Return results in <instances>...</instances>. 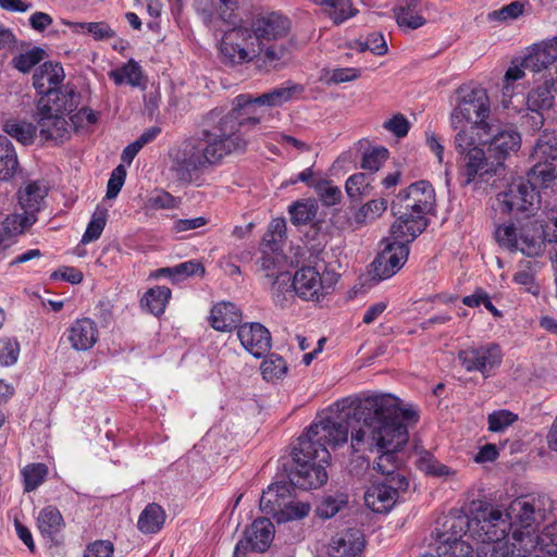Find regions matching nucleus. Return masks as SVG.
<instances>
[{"mask_svg": "<svg viewBox=\"0 0 557 557\" xmlns=\"http://www.w3.org/2000/svg\"><path fill=\"white\" fill-rule=\"evenodd\" d=\"M552 500L542 498L530 502L517 498L508 508L481 506L472 516V530L481 541L478 557H543L544 553L557 555V524L537 528L547 519L546 508Z\"/></svg>", "mask_w": 557, "mask_h": 557, "instance_id": "nucleus-1", "label": "nucleus"}, {"mask_svg": "<svg viewBox=\"0 0 557 557\" xmlns=\"http://www.w3.org/2000/svg\"><path fill=\"white\" fill-rule=\"evenodd\" d=\"M355 414L363 422L351 430V449L377 454L374 469L386 478L403 474L399 451L408 441L405 423L417 421L414 408L392 394H375L360 399Z\"/></svg>", "mask_w": 557, "mask_h": 557, "instance_id": "nucleus-2", "label": "nucleus"}, {"mask_svg": "<svg viewBox=\"0 0 557 557\" xmlns=\"http://www.w3.org/2000/svg\"><path fill=\"white\" fill-rule=\"evenodd\" d=\"M246 146L247 139L238 132L235 116L214 109L206 116L198 137L184 140L171 151V171L180 182L190 183L206 169L232 153L244 151Z\"/></svg>", "mask_w": 557, "mask_h": 557, "instance_id": "nucleus-3", "label": "nucleus"}, {"mask_svg": "<svg viewBox=\"0 0 557 557\" xmlns=\"http://www.w3.org/2000/svg\"><path fill=\"white\" fill-rule=\"evenodd\" d=\"M348 413L318 416L299 436L293 450L290 483L302 490L319 488L327 481L326 466L330 465V449L343 446L348 441Z\"/></svg>", "mask_w": 557, "mask_h": 557, "instance_id": "nucleus-4", "label": "nucleus"}, {"mask_svg": "<svg viewBox=\"0 0 557 557\" xmlns=\"http://www.w3.org/2000/svg\"><path fill=\"white\" fill-rule=\"evenodd\" d=\"M435 205V191L425 181L411 184L393 201L392 210L396 221L392 225V234L401 240H413L426 227V214Z\"/></svg>", "mask_w": 557, "mask_h": 557, "instance_id": "nucleus-5", "label": "nucleus"}, {"mask_svg": "<svg viewBox=\"0 0 557 557\" xmlns=\"http://www.w3.org/2000/svg\"><path fill=\"white\" fill-rule=\"evenodd\" d=\"M490 115V99L481 87L462 86L458 89V102L450 114L451 127L457 131L454 146L458 153L475 143L479 133H486L491 124L486 119Z\"/></svg>", "mask_w": 557, "mask_h": 557, "instance_id": "nucleus-6", "label": "nucleus"}, {"mask_svg": "<svg viewBox=\"0 0 557 557\" xmlns=\"http://www.w3.org/2000/svg\"><path fill=\"white\" fill-rule=\"evenodd\" d=\"M497 243L509 250H519L528 257H535L544 251L545 243L554 244L552 257L557 270V215H547L545 224L542 221H529L520 227L513 224H503L496 228Z\"/></svg>", "mask_w": 557, "mask_h": 557, "instance_id": "nucleus-7", "label": "nucleus"}, {"mask_svg": "<svg viewBox=\"0 0 557 557\" xmlns=\"http://www.w3.org/2000/svg\"><path fill=\"white\" fill-rule=\"evenodd\" d=\"M304 87L301 85L288 82L256 98L249 95H239L235 98L232 110L224 113V115L235 116L238 123V132H240V128L247 123H259V117L253 115L256 106L280 107L299 97Z\"/></svg>", "mask_w": 557, "mask_h": 557, "instance_id": "nucleus-8", "label": "nucleus"}, {"mask_svg": "<svg viewBox=\"0 0 557 557\" xmlns=\"http://www.w3.org/2000/svg\"><path fill=\"white\" fill-rule=\"evenodd\" d=\"M557 36L534 44L529 53L517 64L512 63L505 73L503 95L511 97L513 83L524 76V71L541 72L557 61Z\"/></svg>", "mask_w": 557, "mask_h": 557, "instance_id": "nucleus-9", "label": "nucleus"}, {"mask_svg": "<svg viewBox=\"0 0 557 557\" xmlns=\"http://www.w3.org/2000/svg\"><path fill=\"white\" fill-rule=\"evenodd\" d=\"M338 277L339 275L334 271L327 269L320 271L315 267L306 265L295 272L292 286L300 299L319 302L334 289Z\"/></svg>", "mask_w": 557, "mask_h": 557, "instance_id": "nucleus-10", "label": "nucleus"}, {"mask_svg": "<svg viewBox=\"0 0 557 557\" xmlns=\"http://www.w3.org/2000/svg\"><path fill=\"white\" fill-rule=\"evenodd\" d=\"M219 50L223 60L231 64L250 62L261 53L251 27L243 25L224 33Z\"/></svg>", "mask_w": 557, "mask_h": 557, "instance_id": "nucleus-11", "label": "nucleus"}, {"mask_svg": "<svg viewBox=\"0 0 557 557\" xmlns=\"http://www.w3.org/2000/svg\"><path fill=\"white\" fill-rule=\"evenodd\" d=\"M539 194L523 178L515 180L506 190L497 195V206L506 213L529 215L539 208Z\"/></svg>", "mask_w": 557, "mask_h": 557, "instance_id": "nucleus-12", "label": "nucleus"}, {"mask_svg": "<svg viewBox=\"0 0 557 557\" xmlns=\"http://www.w3.org/2000/svg\"><path fill=\"white\" fill-rule=\"evenodd\" d=\"M410 242L396 238L391 233V238L384 240L385 247L371 264L373 278L384 281L396 274L408 259L409 248L407 244Z\"/></svg>", "mask_w": 557, "mask_h": 557, "instance_id": "nucleus-13", "label": "nucleus"}, {"mask_svg": "<svg viewBox=\"0 0 557 557\" xmlns=\"http://www.w3.org/2000/svg\"><path fill=\"white\" fill-rule=\"evenodd\" d=\"M409 481L405 474L385 478L381 483L371 485L364 493V503L374 512H388L396 504L399 493L407 491Z\"/></svg>", "mask_w": 557, "mask_h": 557, "instance_id": "nucleus-14", "label": "nucleus"}, {"mask_svg": "<svg viewBox=\"0 0 557 557\" xmlns=\"http://www.w3.org/2000/svg\"><path fill=\"white\" fill-rule=\"evenodd\" d=\"M458 361L468 372H480L484 377L493 374L503 360L499 345L487 343L478 347L461 349L457 355Z\"/></svg>", "mask_w": 557, "mask_h": 557, "instance_id": "nucleus-15", "label": "nucleus"}, {"mask_svg": "<svg viewBox=\"0 0 557 557\" xmlns=\"http://www.w3.org/2000/svg\"><path fill=\"white\" fill-rule=\"evenodd\" d=\"M480 145L475 137V143L469 146L463 153H459L462 156L460 175L466 185L487 182L499 168L493 158L491 160L485 156L484 150L479 147Z\"/></svg>", "mask_w": 557, "mask_h": 557, "instance_id": "nucleus-16", "label": "nucleus"}, {"mask_svg": "<svg viewBox=\"0 0 557 557\" xmlns=\"http://www.w3.org/2000/svg\"><path fill=\"white\" fill-rule=\"evenodd\" d=\"M478 144H488V152L496 163L502 166L504 160L520 148L521 137L512 129L494 131V126L486 127V133L478 132Z\"/></svg>", "mask_w": 557, "mask_h": 557, "instance_id": "nucleus-17", "label": "nucleus"}, {"mask_svg": "<svg viewBox=\"0 0 557 557\" xmlns=\"http://www.w3.org/2000/svg\"><path fill=\"white\" fill-rule=\"evenodd\" d=\"M62 338L73 350L88 351L99 341L98 324L90 318H78L65 329Z\"/></svg>", "mask_w": 557, "mask_h": 557, "instance_id": "nucleus-18", "label": "nucleus"}, {"mask_svg": "<svg viewBox=\"0 0 557 557\" xmlns=\"http://www.w3.org/2000/svg\"><path fill=\"white\" fill-rule=\"evenodd\" d=\"M250 27L260 51H263L265 44L278 40L288 34L290 23L287 17L273 12L255 18Z\"/></svg>", "mask_w": 557, "mask_h": 557, "instance_id": "nucleus-19", "label": "nucleus"}, {"mask_svg": "<svg viewBox=\"0 0 557 557\" xmlns=\"http://www.w3.org/2000/svg\"><path fill=\"white\" fill-rule=\"evenodd\" d=\"M49 101H38L37 128L42 140H62L71 134V125L62 114H54L48 108Z\"/></svg>", "mask_w": 557, "mask_h": 557, "instance_id": "nucleus-20", "label": "nucleus"}, {"mask_svg": "<svg viewBox=\"0 0 557 557\" xmlns=\"http://www.w3.org/2000/svg\"><path fill=\"white\" fill-rule=\"evenodd\" d=\"M238 339L243 347L253 357L261 358L271 349V334L260 323H245L238 327Z\"/></svg>", "mask_w": 557, "mask_h": 557, "instance_id": "nucleus-21", "label": "nucleus"}, {"mask_svg": "<svg viewBox=\"0 0 557 557\" xmlns=\"http://www.w3.org/2000/svg\"><path fill=\"white\" fill-rule=\"evenodd\" d=\"M65 77L64 70L60 63L45 62L33 75V85L36 91L41 95L40 99L49 101L55 94L59 85Z\"/></svg>", "mask_w": 557, "mask_h": 557, "instance_id": "nucleus-22", "label": "nucleus"}, {"mask_svg": "<svg viewBox=\"0 0 557 557\" xmlns=\"http://www.w3.org/2000/svg\"><path fill=\"white\" fill-rule=\"evenodd\" d=\"M364 539L360 530L348 529L337 533L329 544L330 557H362Z\"/></svg>", "mask_w": 557, "mask_h": 557, "instance_id": "nucleus-23", "label": "nucleus"}, {"mask_svg": "<svg viewBox=\"0 0 557 557\" xmlns=\"http://www.w3.org/2000/svg\"><path fill=\"white\" fill-rule=\"evenodd\" d=\"M274 525L268 518L255 520L245 531V536L238 543H244L247 550L263 553L274 539Z\"/></svg>", "mask_w": 557, "mask_h": 557, "instance_id": "nucleus-24", "label": "nucleus"}, {"mask_svg": "<svg viewBox=\"0 0 557 557\" xmlns=\"http://www.w3.org/2000/svg\"><path fill=\"white\" fill-rule=\"evenodd\" d=\"M47 195L48 186L44 181H29L17 190V203L24 212L32 213L37 216V213L44 206Z\"/></svg>", "mask_w": 557, "mask_h": 557, "instance_id": "nucleus-25", "label": "nucleus"}, {"mask_svg": "<svg viewBox=\"0 0 557 557\" xmlns=\"http://www.w3.org/2000/svg\"><path fill=\"white\" fill-rule=\"evenodd\" d=\"M40 534L52 543H58L59 535L65 527L64 519L57 507L42 508L37 517Z\"/></svg>", "mask_w": 557, "mask_h": 557, "instance_id": "nucleus-26", "label": "nucleus"}, {"mask_svg": "<svg viewBox=\"0 0 557 557\" xmlns=\"http://www.w3.org/2000/svg\"><path fill=\"white\" fill-rule=\"evenodd\" d=\"M242 321V311L232 302L221 301L211 310V325L222 332H228Z\"/></svg>", "mask_w": 557, "mask_h": 557, "instance_id": "nucleus-27", "label": "nucleus"}, {"mask_svg": "<svg viewBox=\"0 0 557 557\" xmlns=\"http://www.w3.org/2000/svg\"><path fill=\"white\" fill-rule=\"evenodd\" d=\"M203 2H207V0L199 1L198 10L201 12L205 23L212 24L214 20H221L227 24H235L237 22V0H214L212 3L213 11L202 8Z\"/></svg>", "mask_w": 557, "mask_h": 557, "instance_id": "nucleus-28", "label": "nucleus"}, {"mask_svg": "<svg viewBox=\"0 0 557 557\" xmlns=\"http://www.w3.org/2000/svg\"><path fill=\"white\" fill-rule=\"evenodd\" d=\"M290 494L292 488L287 483H274L269 485L260 497V510L274 518L275 513L278 512Z\"/></svg>", "mask_w": 557, "mask_h": 557, "instance_id": "nucleus-29", "label": "nucleus"}, {"mask_svg": "<svg viewBox=\"0 0 557 557\" xmlns=\"http://www.w3.org/2000/svg\"><path fill=\"white\" fill-rule=\"evenodd\" d=\"M37 221V216L23 211V214L8 215L0 225V246H8L10 239L23 233Z\"/></svg>", "mask_w": 557, "mask_h": 557, "instance_id": "nucleus-30", "label": "nucleus"}, {"mask_svg": "<svg viewBox=\"0 0 557 557\" xmlns=\"http://www.w3.org/2000/svg\"><path fill=\"white\" fill-rule=\"evenodd\" d=\"M399 27L417 29L426 23L424 3L421 0H408L396 12Z\"/></svg>", "mask_w": 557, "mask_h": 557, "instance_id": "nucleus-31", "label": "nucleus"}, {"mask_svg": "<svg viewBox=\"0 0 557 557\" xmlns=\"http://www.w3.org/2000/svg\"><path fill=\"white\" fill-rule=\"evenodd\" d=\"M81 103V95L70 86H64L55 90V94L49 99V109L54 114L66 116L74 112Z\"/></svg>", "mask_w": 557, "mask_h": 557, "instance_id": "nucleus-32", "label": "nucleus"}, {"mask_svg": "<svg viewBox=\"0 0 557 557\" xmlns=\"http://www.w3.org/2000/svg\"><path fill=\"white\" fill-rule=\"evenodd\" d=\"M536 163L528 173L530 187L535 191L536 188H548L557 181V169L554 168L549 160L535 159Z\"/></svg>", "mask_w": 557, "mask_h": 557, "instance_id": "nucleus-33", "label": "nucleus"}, {"mask_svg": "<svg viewBox=\"0 0 557 557\" xmlns=\"http://www.w3.org/2000/svg\"><path fill=\"white\" fill-rule=\"evenodd\" d=\"M310 510L309 503L297 499L292 493L273 519L277 523L298 521L306 518Z\"/></svg>", "mask_w": 557, "mask_h": 557, "instance_id": "nucleus-34", "label": "nucleus"}, {"mask_svg": "<svg viewBox=\"0 0 557 557\" xmlns=\"http://www.w3.org/2000/svg\"><path fill=\"white\" fill-rule=\"evenodd\" d=\"M554 97L550 89L544 85L533 89L527 99L528 110L535 113L532 119L534 120L535 126L543 124V115L541 111L549 109L553 104Z\"/></svg>", "mask_w": 557, "mask_h": 557, "instance_id": "nucleus-35", "label": "nucleus"}, {"mask_svg": "<svg viewBox=\"0 0 557 557\" xmlns=\"http://www.w3.org/2000/svg\"><path fill=\"white\" fill-rule=\"evenodd\" d=\"M472 553L473 548L467 541L444 535L437 545L436 554H426L423 557H470Z\"/></svg>", "mask_w": 557, "mask_h": 557, "instance_id": "nucleus-36", "label": "nucleus"}, {"mask_svg": "<svg viewBox=\"0 0 557 557\" xmlns=\"http://www.w3.org/2000/svg\"><path fill=\"white\" fill-rule=\"evenodd\" d=\"M387 209V202L384 199H373L360 207L354 216L348 220V226L357 230L367 223L375 220Z\"/></svg>", "mask_w": 557, "mask_h": 557, "instance_id": "nucleus-37", "label": "nucleus"}, {"mask_svg": "<svg viewBox=\"0 0 557 557\" xmlns=\"http://www.w3.org/2000/svg\"><path fill=\"white\" fill-rule=\"evenodd\" d=\"M417 465L425 474L444 481H453L457 478V471L455 469L442 463L429 453L421 454Z\"/></svg>", "mask_w": 557, "mask_h": 557, "instance_id": "nucleus-38", "label": "nucleus"}, {"mask_svg": "<svg viewBox=\"0 0 557 557\" xmlns=\"http://www.w3.org/2000/svg\"><path fill=\"white\" fill-rule=\"evenodd\" d=\"M109 77L116 84H128L133 87H139L143 84L141 66L134 60H129L122 66L109 72Z\"/></svg>", "mask_w": 557, "mask_h": 557, "instance_id": "nucleus-39", "label": "nucleus"}, {"mask_svg": "<svg viewBox=\"0 0 557 557\" xmlns=\"http://www.w3.org/2000/svg\"><path fill=\"white\" fill-rule=\"evenodd\" d=\"M313 2L323 7L335 24H342L357 13L350 0H313Z\"/></svg>", "mask_w": 557, "mask_h": 557, "instance_id": "nucleus-40", "label": "nucleus"}, {"mask_svg": "<svg viewBox=\"0 0 557 557\" xmlns=\"http://www.w3.org/2000/svg\"><path fill=\"white\" fill-rule=\"evenodd\" d=\"M165 521V513L158 504H149L138 518V529L143 533H157Z\"/></svg>", "mask_w": 557, "mask_h": 557, "instance_id": "nucleus-41", "label": "nucleus"}, {"mask_svg": "<svg viewBox=\"0 0 557 557\" xmlns=\"http://www.w3.org/2000/svg\"><path fill=\"white\" fill-rule=\"evenodd\" d=\"M17 156L12 143L0 135V180H10L17 169Z\"/></svg>", "mask_w": 557, "mask_h": 557, "instance_id": "nucleus-42", "label": "nucleus"}, {"mask_svg": "<svg viewBox=\"0 0 557 557\" xmlns=\"http://www.w3.org/2000/svg\"><path fill=\"white\" fill-rule=\"evenodd\" d=\"M170 298L171 289L169 287L156 286L146 292L141 302L152 314L159 315L164 312Z\"/></svg>", "mask_w": 557, "mask_h": 557, "instance_id": "nucleus-43", "label": "nucleus"}, {"mask_svg": "<svg viewBox=\"0 0 557 557\" xmlns=\"http://www.w3.org/2000/svg\"><path fill=\"white\" fill-rule=\"evenodd\" d=\"M37 129V125L16 120H9L3 125V131L23 145L33 143Z\"/></svg>", "mask_w": 557, "mask_h": 557, "instance_id": "nucleus-44", "label": "nucleus"}, {"mask_svg": "<svg viewBox=\"0 0 557 557\" xmlns=\"http://www.w3.org/2000/svg\"><path fill=\"white\" fill-rule=\"evenodd\" d=\"M373 177L371 174L356 173L350 175L345 183V189L350 199H358L367 196L371 191V183Z\"/></svg>", "mask_w": 557, "mask_h": 557, "instance_id": "nucleus-45", "label": "nucleus"}, {"mask_svg": "<svg viewBox=\"0 0 557 557\" xmlns=\"http://www.w3.org/2000/svg\"><path fill=\"white\" fill-rule=\"evenodd\" d=\"M318 206L312 199L296 201L289 207L290 220L294 224H306L313 220Z\"/></svg>", "mask_w": 557, "mask_h": 557, "instance_id": "nucleus-46", "label": "nucleus"}, {"mask_svg": "<svg viewBox=\"0 0 557 557\" xmlns=\"http://www.w3.org/2000/svg\"><path fill=\"white\" fill-rule=\"evenodd\" d=\"M445 524L448 527V532L442 533L438 536V542L443 540L444 535L462 540L467 532L470 533V536L475 537L472 530V518L469 519L467 516L462 515L453 516L446 520Z\"/></svg>", "mask_w": 557, "mask_h": 557, "instance_id": "nucleus-47", "label": "nucleus"}, {"mask_svg": "<svg viewBox=\"0 0 557 557\" xmlns=\"http://www.w3.org/2000/svg\"><path fill=\"white\" fill-rule=\"evenodd\" d=\"M72 29L76 33L89 34L96 40L112 38L115 33L104 22L73 23Z\"/></svg>", "mask_w": 557, "mask_h": 557, "instance_id": "nucleus-48", "label": "nucleus"}, {"mask_svg": "<svg viewBox=\"0 0 557 557\" xmlns=\"http://www.w3.org/2000/svg\"><path fill=\"white\" fill-rule=\"evenodd\" d=\"M287 370L284 359L275 354L269 355L261 363V373L264 380L273 381L281 379Z\"/></svg>", "mask_w": 557, "mask_h": 557, "instance_id": "nucleus-49", "label": "nucleus"}, {"mask_svg": "<svg viewBox=\"0 0 557 557\" xmlns=\"http://www.w3.org/2000/svg\"><path fill=\"white\" fill-rule=\"evenodd\" d=\"M107 223V211L104 209H97L87 225V228L82 237L83 244H89L97 240L106 226Z\"/></svg>", "mask_w": 557, "mask_h": 557, "instance_id": "nucleus-50", "label": "nucleus"}, {"mask_svg": "<svg viewBox=\"0 0 557 557\" xmlns=\"http://www.w3.org/2000/svg\"><path fill=\"white\" fill-rule=\"evenodd\" d=\"M48 468L44 463H32L26 466L22 474L24 476L25 491L36 490L46 479Z\"/></svg>", "mask_w": 557, "mask_h": 557, "instance_id": "nucleus-51", "label": "nucleus"}, {"mask_svg": "<svg viewBox=\"0 0 557 557\" xmlns=\"http://www.w3.org/2000/svg\"><path fill=\"white\" fill-rule=\"evenodd\" d=\"M45 51L40 48H32L12 60L13 66L22 73L29 72L36 64L42 61Z\"/></svg>", "mask_w": 557, "mask_h": 557, "instance_id": "nucleus-52", "label": "nucleus"}, {"mask_svg": "<svg viewBox=\"0 0 557 557\" xmlns=\"http://www.w3.org/2000/svg\"><path fill=\"white\" fill-rule=\"evenodd\" d=\"M388 158V150L384 147H372L364 151L361 162L363 170L377 172Z\"/></svg>", "mask_w": 557, "mask_h": 557, "instance_id": "nucleus-53", "label": "nucleus"}, {"mask_svg": "<svg viewBox=\"0 0 557 557\" xmlns=\"http://www.w3.org/2000/svg\"><path fill=\"white\" fill-rule=\"evenodd\" d=\"M20 343L15 337L0 338V364L10 367L14 364L20 356Z\"/></svg>", "mask_w": 557, "mask_h": 557, "instance_id": "nucleus-54", "label": "nucleus"}, {"mask_svg": "<svg viewBox=\"0 0 557 557\" xmlns=\"http://www.w3.org/2000/svg\"><path fill=\"white\" fill-rule=\"evenodd\" d=\"M317 194L322 203L326 207L341 202L343 194L339 187L329 181H321L315 185Z\"/></svg>", "mask_w": 557, "mask_h": 557, "instance_id": "nucleus-55", "label": "nucleus"}, {"mask_svg": "<svg viewBox=\"0 0 557 557\" xmlns=\"http://www.w3.org/2000/svg\"><path fill=\"white\" fill-rule=\"evenodd\" d=\"M518 416L509 410H497L488 414V430L491 432H503L513 422H516Z\"/></svg>", "mask_w": 557, "mask_h": 557, "instance_id": "nucleus-56", "label": "nucleus"}, {"mask_svg": "<svg viewBox=\"0 0 557 557\" xmlns=\"http://www.w3.org/2000/svg\"><path fill=\"white\" fill-rule=\"evenodd\" d=\"M175 272V284L190 277V276H203L206 273L205 267L198 260H188L180 264L174 265Z\"/></svg>", "mask_w": 557, "mask_h": 557, "instance_id": "nucleus-57", "label": "nucleus"}, {"mask_svg": "<svg viewBox=\"0 0 557 557\" xmlns=\"http://www.w3.org/2000/svg\"><path fill=\"white\" fill-rule=\"evenodd\" d=\"M346 505V495L329 496L322 500L317 511L321 518L327 519L334 517Z\"/></svg>", "mask_w": 557, "mask_h": 557, "instance_id": "nucleus-58", "label": "nucleus"}, {"mask_svg": "<svg viewBox=\"0 0 557 557\" xmlns=\"http://www.w3.org/2000/svg\"><path fill=\"white\" fill-rule=\"evenodd\" d=\"M360 76V70L355 67H338L327 70L323 79L327 84L347 83L357 79Z\"/></svg>", "mask_w": 557, "mask_h": 557, "instance_id": "nucleus-59", "label": "nucleus"}, {"mask_svg": "<svg viewBox=\"0 0 557 557\" xmlns=\"http://www.w3.org/2000/svg\"><path fill=\"white\" fill-rule=\"evenodd\" d=\"M146 207L151 210L173 209L176 207V199L168 191L158 190L148 197Z\"/></svg>", "mask_w": 557, "mask_h": 557, "instance_id": "nucleus-60", "label": "nucleus"}, {"mask_svg": "<svg viewBox=\"0 0 557 557\" xmlns=\"http://www.w3.org/2000/svg\"><path fill=\"white\" fill-rule=\"evenodd\" d=\"M70 117V125L72 129H81L85 128L89 125H92L97 122V115L94 111L87 108H82L78 111H74L71 114H67Z\"/></svg>", "mask_w": 557, "mask_h": 557, "instance_id": "nucleus-61", "label": "nucleus"}, {"mask_svg": "<svg viewBox=\"0 0 557 557\" xmlns=\"http://www.w3.org/2000/svg\"><path fill=\"white\" fill-rule=\"evenodd\" d=\"M126 177V169L124 165H117L111 173L107 186V198H115L122 189Z\"/></svg>", "mask_w": 557, "mask_h": 557, "instance_id": "nucleus-62", "label": "nucleus"}, {"mask_svg": "<svg viewBox=\"0 0 557 557\" xmlns=\"http://www.w3.org/2000/svg\"><path fill=\"white\" fill-rule=\"evenodd\" d=\"M523 4L520 2H511L510 4L490 13V18L497 21L515 20L523 13Z\"/></svg>", "mask_w": 557, "mask_h": 557, "instance_id": "nucleus-63", "label": "nucleus"}, {"mask_svg": "<svg viewBox=\"0 0 557 557\" xmlns=\"http://www.w3.org/2000/svg\"><path fill=\"white\" fill-rule=\"evenodd\" d=\"M114 552L113 544L110 541H95L90 543L83 557H112Z\"/></svg>", "mask_w": 557, "mask_h": 557, "instance_id": "nucleus-64", "label": "nucleus"}]
</instances>
